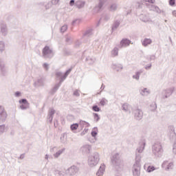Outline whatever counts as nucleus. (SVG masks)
Segmentation results:
<instances>
[{
    "mask_svg": "<svg viewBox=\"0 0 176 176\" xmlns=\"http://www.w3.org/2000/svg\"><path fill=\"white\" fill-rule=\"evenodd\" d=\"M92 109L94 111V112H100V111H101V109H100V107H98L97 105L93 106Z\"/></svg>",
    "mask_w": 176,
    "mask_h": 176,
    "instance_id": "nucleus-13",
    "label": "nucleus"
},
{
    "mask_svg": "<svg viewBox=\"0 0 176 176\" xmlns=\"http://www.w3.org/2000/svg\"><path fill=\"white\" fill-rule=\"evenodd\" d=\"M42 52H43V56L45 57V47L43 48Z\"/></svg>",
    "mask_w": 176,
    "mask_h": 176,
    "instance_id": "nucleus-33",
    "label": "nucleus"
},
{
    "mask_svg": "<svg viewBox=\"0 0 176 176\" xmlns=\"http://www.w3.org/2000/svg\"><path fill=\"white\" fill-rule=\"evenodd\" d=\"M34 87H39V86H43V79L40 78L37 80V82H35L34 83Z\"/></svg>",
    "mask_w": 176,
    "mask_h": 176,
    "instance_id": "nucleus-5",
    "label": "nucleus"
},
{
    "mask_svg": "<svg viewBox=\"0 0 176 176\" xmlns=\"http://www.w3.org/2000/svg\"><path fill=\"white\" fill-rule=\"evenodd\" d=\"M43 67H45V63L43 64Z\"/></svg>",
    "mask_w": 176,
    "mask_h": 176,
    "instance_id": "nucleus-36",
    "label": "nucleus"
},
{
    "mask_svg": "<svg viewBox=\"0 0 176 176\" xmlns=\"http://www.w3.org/2000/svg\"><path fill=\"white\" fill-rule=\"evenodd\" d=\"M116 56H118V52H116Z\"/></svg>",
    "mask_w": 176,
    "mask_h": 176,
    "instance_id": "nucleus-38",
    "label": "nucleus"
},
{
    "mask_svg": "<svg viewBox=\"0 0 176 176\" xmlns=\"http://www.w3.org/2000/svg\"><path fill=\"white\" fill-rule=\"evenodd\" d=\"M121 46H129L130 45V40L128 39H122L120 42Z\"/></svg>",
    "mask_w": 176,
    "mask_h": 176,
    "instance_id": "nucleus-6",
    "label": "nucleus"
},
{
    "mask_svg": "<svg viewBox=\"0 0 176 176\" xmlns=\"http://www.w3.org/2000/svg\"><path fill=\"white\" fill-rule=\"evenodd\" d=\"M107 99L105 98H103L100 101V105H101L102 107H104V105H106L107 104Z\"/></svg>",
    "mask_w": 176,
    "mask_h": 176,
    "instance_id": "nucleus-12",
    "label": "nucleus"
},
{
    "mask_svg": "<svg viewBox=\"0 0 176 176\" xmlns=\"http://www.w3.org/2000/svg\"><path fill=\"white\" fill-rule=\"evenodd\" d=\"M176 0H169L170 6H175Z\"/></svg>",
    "mask_w": 176,
    "mask_h": 176,
    "instance_id": "nucleus-16",
    "label": "nucleus"
},
{
    "mask_svg": "<svg viewBox=\"0 0 176 176\" xmlns=\"http://www.w3.org/2000/svg\"><path fill=\"white\" fill-rule=\"evenodd\" d=\"M135 79H140V73L138 72L135 76H133Z\"/></svg>",
    "mask_w": 176,
    "mask_h": 176,
    "instance_id": "nucleus-22",
    "label": "nucleus"
},
{
    "mask_svg": "<svg viewBox=\"0 0 176 176\" xmlns=\"http://www.w3.org/2000/svg\"><path fill=\"white\" fill-rule=\"evenodd\" d=\"M14 96H15V97H20V96H21V92L16 91V92H15Z\"/></svg>",
    "mask_w": 176,
    "mask_h": 176,
    "instance_id": "nucleus-20",
    "label": "nucleus"
},
{
    "mask_svg": "<svg viewBox=\"0 0 176 176\" xmlns=\"http://www.w3.org/2000/svg\"><path fill=\"white\" fill-rule=\"evenodd\" d=\"M146 2H148L149 3H155V0H146Z\"/></svg>",
    "mask_w": 176,
    "mask_h": 176,
    "instance_id": "nucleus-27",
    "label": "nucleus"
},
{
    "mask_svg": "<svg viewBox=\"0 0 176 176\" xmlns=\"http://www.w3.org/2000/svg\"><path fill=\"white\" fill-rule=\"evenodd\" d=\"M10 135H14V130H12L11 131H10Z\"/></svg>",
    "mask_w": 176,
    "mask_h": 176,
    "instance_id": "nucleus-32",
    "label": "nucleus"
},
{
    "mask_svg": "<svg viewBox=\"0 0 176 176\" xmlns=\"http://www.w3.org/2000/svg\"><path fill=\"white\" fill-rule=\"evenodd\" d=\"M135 116L136 118H141L142 116V111L140 109H137L135 111Z\"/></svg>",
    "mask_w": 176,
    "mask_h": 176,
    "instance_id": "nucleus-8",
    "label": "nucleus"
},
{
    "mask_svg": "<svg viewBox=\"0 0 176 176\" xmlns=\"http://www.w3.org/2000/svg\"><path fill=\"white\" fill-rule=\"evenodd\" d=\"M152 43V40L150 38H146L142 41L143 46H148V45H151Z\"/></svg>",
    "mask_w": 176,
    "mask_h": 176,
    "instance_id": "nucleus-7",
    "label": "nucleus"
},
{
    "mask_svg": "<svg viewBox=\"0 0 176 176\" xmlns=\"http://www.w3.org/2000/svg\"><path fill=\"white\" fill-rule=\"evenodd\" d=\"M143 93L145 94V93H149V91H148V89H144L143 91Z\"/></svg>",
    "mask_w": 176,
    "mask_h": 176,
    "instance_id": "nucleus-31",
    "label": "nucleus"
},
{
    "mask_svg": "<svg viewBox=\"0 0 176 176\" xmlns=\"http://www.w3.org/2000/svg\"><path fill=\"white\" fill-rule=\"evenodd\" d=\"M67 28H68L67 27V25H63L60 29L61 32H65V31H67Z\"/></svg>",
    "mask_w": 176,
    "mask_h": 176,
    "instance_id": "nucleus-19",
    "label": "nucleus"
},
{
    "mask_svg": "<svg viewBox=\"0 0 176 176\" xmlns=\"http://www.w3.org/2000/svg\"><path fill=\"white\" fill-rule=\"evenodd\" d=\"M45 68H47V66L45 65Z\"/></svg>",
    "mask_w": 176,
    "mask_h": 176,
    "instance_id": "nucleus-39",
    "label": "nucleus"
},
{
    "mask_svg": "<svg viewBox=\"0 0 176 176\" xmlns=\"http://www.w3.org/2000/svg\"><path fill=\"white\" fill-rule=\"evenodd\" d=\"M92 137H96L97 135V132L96 131H94L91 132Z\"/></svg>",
    "mask_w": 176,
    "mask_h": 176,
    "instance_id": "nucleus-25",
    "label": "nucleus"
},
{
    "mask_svg": "<svg viewBox=\"0 0 176 176\" xmlns=\"http://www.w3.org/2000/svg\"><path fill=\"white\" fill-rule=\"evenodd\" d=\"M162 167L163 168H164V170H171V168L174 167V164H173V162H168V161H165L162 164Z\"/></svg>",
    "mask_w": 176,
    "mask_h": 176,
    "instance_id": "nucleus-4",
    "label": "nucleus"
},
{
    "mask_svg": "<svg viewBox=\"0 0 176 176\" xmlns=\"http://www.w3.org/2000/svg\"><path fill=\"white\" fill-rule=\"evenodd\" d=\"M0 52L1 53H3V52H5V42L4 41H0Z\"/></svg>",
    "mask_w": 176,
    "mask_h": 176,
    "instance_id": "nucleus-9",
    "label": "nucleus"
},
{
    "mask_svg": "<svg viewBox=\"0 0 176 176\" xmlns=\"http://www.w3.org/2000/svg\"><path fill=\"white\" fill-rule=\"evenodd\" d=\"M172 14H173V16H174L175 17H176V10H173V11L172 12Z\"/></svg>",
    "mask_w": 176,
    "mask_h": 176,
    "instance_id": "nucleus-30",
    "label": "nucleus"
},
{
    "mask_svg": "<svg viewBox=\"0 0 176 176\" xmlns=\"http://www.w3.org/2000/svg\"><path fill=\"white\" fill-rule=\"evenodd\" d=\"M94 118H95V119H96V120H100V116H98V114L95 113Z\"/></svg>",
    "mask_w": 176,
    "mask_h": 176,
    "instance_id": "nucleus-23",
    "label": "nucleus"
},
{
    "mask_svg": "<svg viewBox=\"0 0 176 176\" xmlns=\"http://www.w3.org/2000/svg\"><path fill=\"white\" fill-rule=\"evenodd\" d=\"M69 171H74V168H70L69 169Z\"/></svg>",
    "mask_w": 176,
    "mask_h": 176,
    "instance_id": "nucleus-35",
    "label": "nucleus"
},
{
    "mask_svg": "<svg viewBox=\"0 0 176 176\" xmlns=\"http://www.w3.org/2000/svg\"><path fill=\"white\" fill-rule=\"evenodd\" d=\"M7 118L8 114L5 109L0 105V135H2V134L5 133V124H1V123H3Z\"/></svg>",
    "mask_w": 176,
    "mask_h": 176,
    "instance_id": "nucleus-1",
    "label": "nucleus"
},
{
    "mask_svg": "<svg viewBox=\"0 0 176 176\" xmlns=\"http://www.w3.org/2000/svg\"><path fill=\"white\" fill-rule=\"evenodd\" d=\"M74 96H76L77 97L79 96V91H75L74 92Z\"/></svg>",
    "mask_w": 176,
    "mask_h": 176,
    "instance_id": "nucleus-28",
    "label": "nucleus"
},
{
    "mask_svg": "<svg viewBox=\"0 0 176 176\" xmlns=\"http://www.w3.org/2000/svg\"><path fill=\"white\" fill-rule=\"evenodd\" d=\"M78 127H79V124H73L71 125L70 129L72 131L75 130H78Z\"/></svg>",
    "mask_w": 176,
    "mask_h": 176,
    "instance_id": "nucleus-10",
    "label": "nucleus"
},
{
    "mask_svg": "<svg viewBox=\"0 0 176 176\" xmlns=\"http://www.w3.org/2000/svg\"><path fill=\"white\" fill-rule=\"evenodd\" d=\"M155 170V167L154 166H148L147 168L148 173H151V171Z\"/></svg>",
    "mask_w": 176,
    "mask_h": 176,
    "instance_id": "nucleus-18",
    "label": "nucleus"
},
{
    "mask_svg": "<svg viewBox=\"0 0 176 176\" xmlns=\"http://www.w3.org/2000/svg\"><path fill=\"white\" fill-rule=\"evenodd\" d=\"M8 25L3 21H0V34L3 36H6L8 35Z\"/></svg>",
    "mask_w": 176,
    "mask_h": 176,
    "instance_id": "nucleus-2",
    "label": "nucleus"
},
{
    "mask_svg": "<svg viewBox=\"0 0 176 176\" xmlns=\"http://www.w3.org/2000/svg\"><path fill=\"white\" fill-rule=\"evenodd\" d=\"M28 107H30V104H21L20 108L24 111L25 109H28Z\"/></svg>",
    "mask_w": 176,
    "mask_h": 176,
    "instance_id": "nucleus-14",
    "label": "nucleus"
},
{
    "mask_svg": "<svg viewBox=\"0 0 176 176\" xmlns=\"http://www.w3.org/2000/svg\"><path fill=\"white\" fill-rule=\"evenodd\" d=\"M38 5H39L40 6H43L44 3H39Z\"/></svg>",
    "mask_w": 176,
    "mask_h": 176,
    "instance_id": "nucleus-34",
    "label": "nucleus"
},
{
    "mask_svg": "<svg viewBox=\"0 0 176 176\" xmlns=\"http://www.w3.org/2000/svg\"><path fill=\"white\" fill-rule=\"evenodd\" d=\"M19 102L22 104H30V103H28V100L25 98L19 100Z\"/></svg>",
    "mask_w": 176,
    "mask_h": 176,
    "instance_id": "nucleus-11",
    "label": "nucleus"
},
{
    "mask_svg": "<svg viewBox=\"0 0 176 176\" xmlns=\"http://www.w3.org/2000/svg\"><path fill=\"white\" fill-rule=\"evenodd\" d=\"M49 113H50V116H53V115H54V110L50 109L49 111Z\"/></svg>",
    "mask_w": 176,
    "mask_h": 176,
    "instance_id": "nucleus-21",
    "label": "nucleus"
},
{
    "mask_svg": "<svg viewBox=\"0 0 176 176\" xmlns=\"http://www.w3.org/2000/svg\"><path fill=\"white\" fill-rule=\"evenodd\" d=\"M78 3H79V1H77V2H76V5H78Z\"/></svg>",
    "mask_w": 176,
    "mask_h": 176,
    "instance_id": "nucleus-37",
    "label": "nucleus"
},
{
    "mask_svg": "<svg viewBox=\"0 0 176 176\" xmlns=\"http://www.w3.org/2000/svg\"><path fill=\"white\" fill-rule=\"evenodd\" d=\"M45 54H50L52 53V51L49 47H45Z\"/></svg>",
    "mask_w": 176,
    "mask_h": 176,
    "instance_id": "nucleus-15",
    "label": "nucleus"
},
{
    "mask_svg": "<svg viewBox=\"0 0 176 176\" xmlns=\"http://www.w3.org/2000/svg\"><path fill=\"white\" fill-rule=\"evenodd\" d=\"M25 157V154L23 153V154H21V155H20V157H19V159L23 160V159H24Z\"/></svg>",
    "mask_w": 176,
    "mask_h": 176,
    "instance_id": "nucleus-26",
    "label": "nucleus"
},
{
    "mask_svg": "<svg viewBox=\"0 0 176 176\" xmlns=\"http://www.w3.org/2000/svg\"><path fill=\"white\" fill-rule=\"evenodd\" d=\"M74 4H75V1L71 0L69 2L70 6H74Z\"/></svg>",
    "mask_w": 176,
    "mask_h": 176,
    "instance_id": "nucleus-24",
    "label": "nucleus"
},
{
    "mask_svg": "<svg viewBox=\"0 0 176 176\" xmlns=\"http://www.w3.org/2000/svg\"><path fill=\"white\" fill-rule=\"evenodd\" d=\"M122 108L124 111H129V104H124L122 105Z\"/></svg>",
    "mask_w": 176,
    "mask_h": 176,
    "instance_id": "nucleus-17",
    "label": "nucleus"
},
{
    "mask_svg": "<svg viewBox=\"0 0 176 176\" xmlns=\"http://www.w3.org/2000/svg\"><path fill=\"white\" fill-rule=\"evenodd\" d=\"M0 72L3 76H5L7 72L5 62L2 59H0Z\"/></svg>",
    "mask_w": 176,
    "mask_h": 176,
    "instance_id": "nucleus-3",
    "label": "nucleus"
},
{
    "mask_svg": "<svg viewBox=\"0 0 176 176\" xmlns=\"http://www.w3.org/2000/svg\"><path fill=\"white\" fill-rule=\"evenodd\" d=\"M61 153H62L61 151H58V153H56L55 154V156H56V157H58V156H60V155H61Z\"/></svg>",
    "mask_w": 176,
    "mask_h": 176,
    "instance_id": "nucleus-29",
    "label": "nucleus"
}]
</instances>
